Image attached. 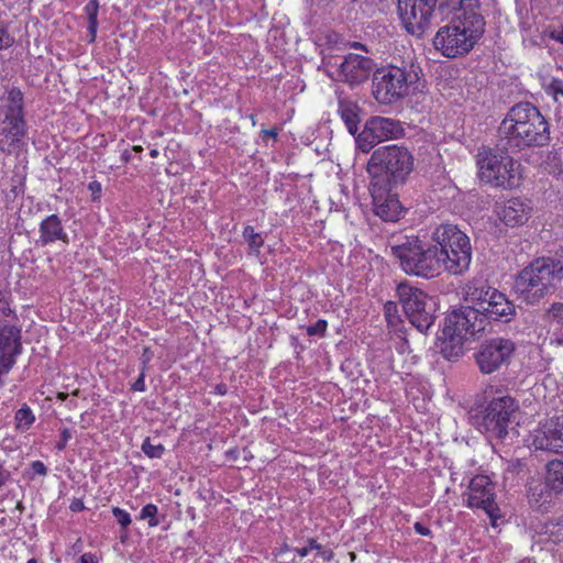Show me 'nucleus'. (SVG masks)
Here are the masks:
<instances>
[{
    "mask_svg": "<svg viewBox=\"0 0 563 563\" xmlns=\"http://www.w3.org/2000/svg\"><path fill=\"white\" fill-rule=\"evenodd\" d=\"M142 451L150 459H158L164 453L165 448L161 443H152L151 440L147 438L142 443Z\"/></svg>",
    "mask_w": 563,
    "mask_h": 563,
    "instance_id": "c756f323",
    "label": "nucleus"
},
{
    "mask_svg": "<svg viewBox=\"0 0 563 563\" xmlns=\"http://www.w3.org/2000/svg\"><path fill=\"white\" fill-rule=\"evenodd\" d=\"M483 330L484 322L471 306L453 310L446 316L439 335L441 353L448 360L459 357L464 344Z\"/></svg>",
    "mask_w": 563,
    "mask_h": 563,
    "instance_id": "423d86ee",
    "label": "nucleus"
},
{
    "mask_svg": "<svg viewBox=\"0 0 563 563\" xmlns=\"http://www.w3.org/2000/svg\"><path fill=\"white\" fill-rule=\"evenodd\" d=\"M464 299L479 314L495 321H509L515 314L514 303L505 294L483 280L473 279L463 288Z\"/></svg>",
    "mask_w": 563,
    "mask_h": 563,
    "instance_id": "9b49d317",
    "label": "nucleus"
},
{
    "mask_svg": "<svg viewBox=\"0 0 563 563\" xmlns=\"http://www.w3.org/2000/svg\"><path fill=\"white\" fill-rule=\"evenodd\" d=\"M543 34L549 38L563 44V25L560 27L547 29Z\"/></svg>",
    "mask_w": 563,
    "mask_h": 563,
    "instance_id": "f704fd0d",
    "label": "nucleus"
},
{
    "mask_svg": "<svg viewBox=\"0 0 563 563\" xmlns=\"http://www.w3.org/2000/svg\"><path fill=\"white\" fill-rule=\"evenodd\" d=\"M434 247V261H437V277L442 273L462 275L468 271L472 262V245L470 238L452 223L437 225L430 235Z\"/></svg>",
    "mask_w": 563,
    "mask_h": 563,
    "instance_id": "7ed1b4c3",
    "label": "nucleus"
},
{
    "mask_svg": "<svg viewBox=\"0 0 563 563\" xmlns=\"http://www.w3.org/2000/svg\"><path fill=\"white\" fill-rule=\"evenodd\" d=\"M40 242L43 245L64 241L67 242V233L65 232L58 216L51 214L46 217L40 224Z\"/></svg>",
    "mask_w": 563,
    "mask_h": 563,
    "instance_id": "4be33fe9",
    "label": "nucleus"
},
{
    "mask_svg": "<svg viewBox=\"0 0 563 563\" xmlns=\"http://www.w3.org/2000/svg\"><path fill=\"white\" fill-rule=\"evenodd\" d=\"M98 9H99V4H98L97 0H90L85 5V12H86V14L88 16V21L97 20Z\"/></svg>",
    "mask_w": 563,
    "mask_h": 563,
    "instance_id": "72a5a7b5",
    "label": "nucleus"
},
{
    "mask_svg": "<svg viewBox=\"0 0 563 563\" xmlns=\"http://www.w3.org/2000/svg\"><path fill=\"white\" fill-rule=\"evenodd\" d=\"M88 31L90 35V42H93L96 40L97 30H98V20L88 21Z\"/></svg>",
    "mask_w": 563,
    "mask_h": 563,
    "instance_id": "a19ab883",
    "label": "nucleus"
},
{
    "mask_svg": "<svg viewBox=\"0 0 563 563\" xmlns=\"http://www.w3.org/2000/svg\"><path fill=\"white\" fill-rule=\"evenodd\" d=\"M437 0H398V10L406 30L421 35L431 22Z\"/></svg>",
    "mask_w": 563,
    "mask_h": 563,
    "instance_id": "dca6fc26",
    "label": "nucleus"
},
{
    "mask_svg": "<svg viewBox=\"0 0 563 563\" xmlns=\"http://www.w3.org/2000/svg\"><path fill=\"white\" fill-rule=\"evenodd\" d=\"M418 73L410 67L386 66L376 69L373 96L380 104H393L418 89Z\"/></svg>",
    "mask_w": 563,
    "mask_h": 563,
    "instance_id": "6e6552de",
    "label": "nucleus"
},
{
    "mask_svg": "<svg viewBox=\"0 0 563 563\" xmlns=\"http://www.w3.org/2000/svg\"><path fill=\"white\" fill-rule=\"evenodd\" d=\"M415 530L417 533L421 534V536H429L430 534V530L428 528H426L423 525H421L420 522H416L415 523Z\"/></svg>",
    "mask_w": 563,
    "mask_h": 563,
    "instance_id": "79ce46f5",
    "label": "nucleus"
},
{
    "mask_svg": "<svg viewBox=\"0 0 563 563\" xmlns=\"http://www.w3.org/2000/svg\"><path fill=\"white\" fill-rule=\"evenodd\" d=\"M563 279V264L552 258H537L516 277L515 290L528 303L539 302L553 292Z\"/></svg>",
    "mask_w": 563,
    "mask_h": 563,
    "instance_id": "20e7f679",
    "label": "nucleus"
},
{
    "mask_svg": "<svg viewBox=\"0 0 563 563\" xmlns=\"http://www.w3.org/2000/svg\"><path fill=\"white\" fill-rule=\"evenodd\" d=\"M389 249L406 274L423 278L437 277L432 244L427 246L419 236L405 235L393 238Z\"/></svg>",
    "mask_w": 563,
    "mask_h": 563,
    "instance_id": "0eeeda50",
    "label": "nucleus"
},
{
    "mask_svg": "<svg viewBox=\"0 0 563 563\" xmlns=\"http://www.w3.org/2000/svg\"><path fill=\"white\" fill-rule=\"evenodd\" d=\"M157 515H158L157 506L154 504H147L141 509L139 519L140 520H148L150 527H157L159 525Z\"/></svg>",
    "mask_w": 563,
    "mask_h": 563,
    "instance_id": "c85d7f7f",
    "label": "nucleus"
},
{
    "mask_svg": "<svg viewBox=\"0 0 563 563\" xmlns=\"http://www.w3.org/2000/svg\"><path fill=\"white\" fill-rule=\"evenodd\" d=\"M413 169V156L407 147L387 145L373 152L367 163L372 187L388 189L391 185L402 184Z\"/></svg>",
    "mask_w": 563,
    "mask_h": 563,
    "instance_id": "39448f33",
    "label": "nucleus"
},
{
    "mask_svg": "<svg viewBox=\"0 0 563 563\" xmlns=\"http://www.w3.org/2000/svg\"><path fill=\"white\" fill-rule=\"evenodd\" d=\"M77 563H99V561L93 553L87 552L80 555Z\"/></svg>",
    "mask_w": 563,
    "mask_h": 563,
    "instance_id": "ea45409f",
    "label": "nucleus"
},
{
    "mask_svg": "<svg viewBox=\"0 0 563 563\" xmlns=\"http://www.w3.org/2000/svg\"><path fill=\"white\" fill-rule=\"evenodd\" d=\"M88 189L90 190L91 192V196H92V200L96 201V200H99L100 199V196H101V191H102V186L99 181L97 180H93L91 183H89L88 185Z\"/></svg>",
    "mask_w": 563,
    "mask_h": 563,
    "instance_id": "e433bc0d",
    "label": "nucleus"
},
{
    "mask_svg": "<svg viewBox=\"0 0 563 563\" xmlns=\"http://www.w3.org/2000/svg\"><path fill=\"white\" fill-rule=\"evenodd\" d=\"M545 484L555 493L563 492V461L552 460L548 463Z\"/></svg>",
    "mask_w": 563,
    "mask_h": 563,
    "instance_id": "393cba45",
    "label": "nucleus"
},
{
    "mask_svg": "<svg viewBox=\"0 0 563 563\" xmlns=\"http://www.w3.org/2000/svg\"><path fill=\"white\" fill-rule=\"evenodd\" d=\"M394 308H395V307L393 306V303H391V302H389L388 305H386V316H387V318H389V317H390V312H393V309H394Z\"/></svg>",
    "mask_w": 563,
    "mask_h": 563,
    "instance_id": "3c124183",
    "label": "nucleus"
},
{
    "mask_svg": "<svg viewBox=\"0 0 563 563\" xmlns=\"http://www.w3.org/2000/svg\"><path fill=\"white\" fill-rule=\"evenodd\" d=\"M530 438L536 450L563 454V419L550 418L540 422Z\"/></svg>",
    "mask_w": 563,
    "mask_h": 563,
    "instance_id": "a211bd4d",
    "label": "nucleus"
},
{
    "mask_svg": "<svg viewBox=\"0 0 563 563\" xmlns=\"http://www.w3.org/2000/svg\"><path fill=\"white\" fill-rule=\"evenodd\" d=\"M319 555L320 558H322L324 561H330L332 560L333 558V552L331 550H319Z\"/></svg>",
    "mask_w": 563,
    "mask_h": 563,
    "instance_id": "37998d69",
    "label": "nucleus"
},
{
    "mask_svg": "<svg viewBox=\"0 0 563 563\" xmlns=\"http://www.w3.org/2000/svg\"><path fill=\"white\" fill-rule=\"evenodd\" d=\"M402 133L404 129L399 121L385 117H372L365 122L356 137V143L363 153H368L375 145L398 139Z\"/></svg>",
    "mask_w": 563,
    "mask_h": 563,
    "instance_id": "4468645a",
    "label": "nucleus"
},
{
    "mask_svg": "<svg viewBox=\"0 0 563 563\" xmlns=\"http://www.w3.org/2000/svg\"><path fill=\"white\" fill-rule=\"evenodd\" d=\"M35 415L33 410L27 406L23 405L15 411L14 426L19 432H26L35 422Z\"/></svg>",
    "mask_w": 563,
    "mask_h": 563,
    "instance_id": "a878e982",
    "label": "nucleus"
},
{
    "mask_svg": "<svg viewBox=\"0 0 563 563\" xmlns=\"http://www.w3.org/2000/svg\"><path fill=\"white\" fill-rule=\"evenodd\" d=\"M439 8L454 15L433 36L434 49L448 58L466 55L484 33L485 21L477 12L479 0H441Z\"/></svg>",
    "mask_w": 563,
    "mask_h": 563,
    "instance_id": "f257e3e1",
    "label": "nucleus"
},
{
    "mask_svg": "<svg viewBox=\"0 0 563 563\" xmlns=\"http://www.w3.org/2000/svg\"><path fill=\"white\" fill-rule=\"evenodd\" d=\"M287 551H290V547H289V545H287V544H284V545L279 549V551H278V553H277V554H278V555H280V554H283V553H285V552H287Z\"/></svg>",
    "mask_w": 563,
    "mask_h": 563,
    "instance_id": "603ef678",
    "label": "nucleus"
},
{
    "mask_svg": "<svg viewBox=\"0 0 563 563\" xmlns=\"http://www.w3.org/2000/svg\"><path fill=\"white\" fill-rule=\"evenodd\" d=\"M308 549L310 550H321V545L314 539H308Z\"/></svg>",
    "mask_w": 563,
    "mask_h": 563,
    "instance_id": "c03bdc74",
    "label": "nucleus"
},
{
    "mask_svg": "<svg viewBox=\"0 0 563 563\" xmlns=\"http://www.w3.org/2000/svg\"><path fill=\"white\" fill-rule=\"evenodd\" d=\"M515 351L511 340L504 338L493 339L481 345L475 355L477 366L484 374H492L501 365L509 362Z\"/></svg>",
    "mask_w": 563,
    "mask_h": 563,
    "instance_id": "f3484780",
    "label": "nucleus"
},
{
    "mask_svg": "<svg viewBox=\"0 0 563 563\" xmlns=\"http://www.w3.org/2000/svg\"><path fill=\"white\" fill-rule=\"evenodd\" d=\"M26 133L23 93L12 87L0 98V150L10 152L20 146Z\"/></svg>",
    "mask_w": 563,
    "mask_h": 563,
    "instance_id": "9d476101",
    "label": "nucleus"
},
{
    "mask_svg": "<svg viewBox=\"0 0 563 563\" xmlns=\"http://www.w3.org/2000/svg\"><path fill=\"white\" fill-rule=\"evenodd\" d=\"M518 406L514 398L503 395L493 398L476 417L477 429L486 434L489 440H504L511 426V416L516 412Z\"/></svg>",
    "mask_w": 563,
    "mask_h": 563,
    "instance_id": "f8f14e48",
    "label": "nucleus"
},
{
    "mask_svg": "<svg viewBox=\"0 0 563 563\" xmlns=\"http://www.w3.org/2000/svg\"><path fill=\"white\" fill-rule=\"evenodd\" d=\"M338 112L346 125L347 131L355 135L358 130V107L354 101L340 99Z\"/></svg>",
    "mask_w": 563,
    "mask_h": 563,
    "instance_id": "b1692460",
    "label": "nucleus"
},
{
    "mask_svg": "<svg viewBox=\"0 0 563 563\" xmlns=\"http://www.w3.org/2000/svg\"><path fill=\"white\" fill-rule=\"evenodd\" d=\"M478 176L496 188L514 189L520 186L522 168L510 155L482 147L477 153Z\"/></svg>",
    "mask_w": 563,
    "mask_h": 563,
    "instance_id": "1a4fd4ad",
    "label": "nucleus"
},
{
    "mask_svg": "<svg viewBox=\"0 0 563 563\" xmlns=\"http://www.w3.org/2000/svg\"><path fill=\"white\" fill-rule=\"evenodd\" d=\"M295 551L297 552V554L301 558H305L309 554V549L308 547H305V548H298V549H295Z\"/></svg>",
    "mask_w": 563,
    "mask_h": 563,
    "instance_id": "de8ad7c7",
    "label": "nucleus"
},
{
    "mask_svg": "<svg viewBox=\"0 0 563 563\" xmlns=\"http://www.w3.org/2000/svg\"><path fill=\"white\" fill-rule=\"evenodd\" d=\"M397 294L410 323L420 332L427 331L434 320L435 300L421 289L405 283L398 286Z\"/></svg>",
    "mask_w": 563,
    "mask_h": 563,
    "instance_id": "ddd939ff",
    "label": "nucleus"
},
{
    "mask_svg": "<svg viewBox=\"0 0 563 563\" xmlns=\"http://www.w3.org/2000/svg\"><path fill=\"white\" fill-rule=\"evenodd\" d=\"M147 352V349L144 350V353ZM144 357H148V354H144Z\"/></svg>",
    "mask_w": 563,
    "mask_h": 563,
    "instance_id": "bf43d9fd",
    "label": "nucleus"
},
{
    "mask_svg": "<svg viewBox=\"0 0 563 563\" xmlns=\"http://www.w3.org/2000/svg\"><path fill=\"white\" fill-rule=\"evenodd\" d=\"M556 342L559 345H561V344H563V339H558Z\"/></svg>",
    "mask_w": 563,
    "mask_h": 563,
    "instance_id": "4d7b16f0",
    "label": "nucleus"
},
{
    "mask_svg": "<svg viewBox=\"0 0 563 563\" xmlns=\"http://www.w3.org/2000/svg\"><path fill=\"white\" fill-rule=\"evenodd\" d=\"M498 137L505 148L543 146L550 140L549 124L534 106L518 103L500 122Z\"/></svg>",
    "mask_w": 563,
    "mask_h": 563,
    "instance_id": "f03ea898",
    "label": "nucleus"
},
{
    "mask_svg": "<svg viewBox=\"0 0 563 563\" xmlns=\"http://www.w3.org/2000/svg\"><path fill=\"white\" fill-rule=\"evenodd\" d=\"M548 319L563 328V302L553 303L547 312Z\"/></svg>",
    "mask_w": 563,
    "mask_h": 563,
    "instance_id": "7c9ffc66",
    "label": "nucleus"
},
{
    "mask_svg": "<svg viewBox=\"0 0 563 563\" xmlns=\"http://www.w3.org/2000/svg\"><path fill=\"white\" fill-rule=\"evenodd\" d=\"M150 361V357H144L143 363H147Z\"/></svg>",
    "mask_w": 563,
    "mask_h": 563,
    "instance_id": "13d9d810",
    "label": "nucleus"
},
{
    "mask_svg": "<svg viewBox=\"0 0 563 563\" xmlns=\"http://www.w3.org/2000/svg\"><path fill=\"white\" fill-rule=\"evenodd\" d=\"M494 485L488 476L476 475L472 478L466 494V506L468 508L483 509L489 517L492 525L497 526L503 515L495 503Z\"/></svg>",
    "mask_w": 563,
    "mask_h": 563,
    "instance_id": "2eb2a0df",
    "label": "nucleus"
},
{
    "mask_svg": "<svg viewBox=\"0 0 563 563\" xmlns=\"http://www.w3.org/2000/svg\"><path fill=\"white\" fill-rule=\"evenodd\" d=\"M84 505L81 501L77 500V501H74L71 505H70V509L73 511H78L80 509H82Z\"/></svg>",
    "mask_w": 563,
    "mask_h": 563,
    "instance_id": "09e8293b",
    "label": "nucleus"
},
{
    "mask_svg": "<svg viewBox=\"0 0 563 563\" xmlns=\"http://www.w3.org/2000/svg\"><path fill=\"white\" fill-rule=\"evenodd\" d=\"M57 398H58L59 400H65V399L67 398V394H65V393H58V394H57Z\"/></svg>",
    "mask_w": 563,
    "mask_h": 563,
    "instance_id": "864d4df0",
    "label": "nucleus"
},
{
    "mask_svg": "<svg viewBox=\"0 0 563 563\" xmlns=\"http://www.w3.org/2000/svg\"><path fill=\"white\" fill-rule=\"evenodd\" d=\"M375 213L384 221L395 222L402 217L404 210L400 201L396 197H387L380 200L373 187Z\"/></svg>",
    "mask_w": 563,
    "mask_h": 563,
    "instance_id": "5701e85b",
    "label": "nucleus"
},
{
    "mask_svg": "<svg viewBox=\"0 0 563 563\" xmlns=\"http://www.w3.org/2000/svg\"><path fill=\"white\" fill-rule=\"evenodd\" d=\"M8 476L9 473L0 466V487L5 483Z\"/></svg>",
    "mask_w": 563,
    "mask_h": 563,
    "instance_id": "49530a36",
    "label": "nucleus"
},
{
    "mask_svg": "<svg viewBox=\"0 0 563 563\" xmlns=\"http://www.w3.org/2000/svg\"><path fill=\"white\" fill-rule=\"evenodd\" d=\"M26 563H37L35 559H30Z\"/></svg>",
    "mask_w": 563,
    "mask_h": 563,
    "instance_id": "6e6d98bb",
    "label": "nucleus"
},
{
    "mask_svg": "<svg viewBox=\"0 0 563 563\" xmlns=\"http://www.w3.org/2000/svg\"><path fill=\"white\" fill-rule=\"evenodd\" d=\"M263 133H264V136H265V137L267 136V137H272V139H274V140H276V139H277V135H278V133H277V130H276V129L264 130V131H263Z\"/></svg>",
    "mask_w": 563,
    "mask_h": 563,
    "instance_id": "a18cd8bd",
    "label": "nucleus"
},
{
    "mask_svg": "<svg viewBox=\"0 0 563 563\" xmlns=\"http://www.w3.org/2000/svg\"><path fill=\"white\" fill-rule=\"evenodd\" d=\"M111 511L121 528L125 529L131 525L132 518L126 510L121 509L120 507H112Z\"/></svg>",
    "mask_w": 563,
    "mask_h": 563,
    "instance_id": "2f4dec72",
    "label": "nucleus"
},
{
    "mask_svg": "<svg viewBox=\"0 0 563 563\" xmlns=\"http://www.w3.org/2000/svg\"><path fill=\"white\" fill-rule=\"evenodd\" d=\"M22 352L21 329L18 324H7L0 328V362L3 369L10 371L18 355Z\"/></svg>",
    "mask_w": 563,
    "mask_h": 563,
    "instance_id": "aec40b11",
    "label": "nucleus"
},
{
    "mask_svg": "<svg viewBox=\"0 0 563 563\" xmlns=\"http://www.w3.org/2000/svg\"><path fill=\"white\" fill-rule=\"evenodd\" d=\"M375 67L373 59L358 54H349L340 65V75L351 86L364 82Z\"/></svg>",
    "mask_w": 563,
    "mask_h": 563,
    "instance_id": "412c9836",
    "label": "nucleus"
},
{
    "mask_svg": "<svg viewBox=\"0 0 563 563\" xmlns=\"http://www.w3.org/2000/svg\"><path fill=\"white\" fill-rule=\"evenodd\" d=\"M531 201L525 198H512L496 207V214L507 227H520L532 216Z\"/></svg>",
    "mask_w": 563,
    "mask_h": 563,
    "instance_id": "6ab92c4d",
    "label": "nucleus"
},
{
    "mask_svg": "<svg viewBox=\"0 0 563 563\" xmlns=\"http://www.w3.org/2000/svg\"><path fill=\"white\" fill-rule=\"evenodd\" d=\"M328 323L325 320L319 319L314 324L307 328V334L310 336H322L327 331Z\"/></svg>",
    "mask_w": 563,
    "mask_h": 563,
    "instance_id": "473e14b6",
    "label": "nucleus"
},
{
    "mask_svg": "<svg viewBox=\"0 0 563 563\" xmlns=\"http://www.w3.org/2000/svg\"><path fill=\"white\" fill-rule=\"evenodd\" d=\"M31 468L33 471L34 474L36 475H46L47 473V467L45 466V464L41 461H34L32 462L31 464Z\"/></svg>",
    "mask_w": 563,
    "mask_h": 563,
    "instance_id": "4c0bfd02",
    "label": "nucleus"
},
{
    "mask_svg": "<svg viewBox=\"0 0 563 563\" xmlns=\"http://www.w3.org/2000/svg\"><path fill=\"white\" fill-rule=\"evenodd\" d=\"M70 439H71V432H70V430H68V429H66V428H65V429H63V430H62V432H60V440H59V442L56 444V449H57L58 451H63V450L66 448V445H67V443H68V441H69Z\"/></svg>",
    "mask_w": 563,
    "mask_h": 563,
    "instance_id": "c9c22d12",
    "label": "nucleus"
},
{
    "mask_svg": "<svg viewBox=\"0 0 563 563\" xmlns=\"http://www.w3.org/2000/svg\"><path fill=\"white\" fill-rule=\"evenodd\" d=\"M544 91L553 98L555 102L561 103L563 99V81L556 78L543 80Z\"/></svg>",
    "mask_w": 563,
    "mask_h": 563,
    "instance_id": "bb28decb",
    "label": "nucleus"
},
{
    "mask_svg": "<svg viewBox=\"0 0 563 563\" xmlns=\"http://www.w3.org/2000/svg\"><path fill=\"white\" fill-rule=\"evenodd\" d=\"M216 391L217 394L219 395H224L227 393V388L224 385H217L216 387Z\"/></svg>",
    "mask_w": 563,
    "mask_h": 563,
    "instance_id": "8fccbe9b",
    "label": "nucleus"
},
{
    "mask_svg": "<svg viewBox=\"0 0 563 563\" xmlns=\"http://www.w3.org/2000/svg\"><path fill=\"white\" fill-rule=\"evenodd\" d=\"M156 155H157V151H155V150L151 151V156L152 157H155Z\"/></svg>",
    "mask_w": 563,
    "mask_h": 563,
    "instance_id": "5fc2aeb1",
    "label": "nucleus"
},
{
    "mask_svg": "<svg viewBox=\"0 0 563 563\" xmlns=\"http://www.w3.org/2000/svg\"><path fill=\"white\" fill-rule=\"evenodd\" d=\"M132 389L135 391H145V374L144 371L140 374L139 378L132 385Z\"/></svg>",
    "mask_w": 563,
    "mask_h": 563,
    "instance_id": "58836bf2",
    "label": "nucleus"
},
{
    "mask_svg": "<svg viewBox=\"0 0 563 563\" xmlns=\"http://www.w3.org/2000/svg\"><path fill=\"white\" fill-rule=\"evenodd\" d=\"M243 236L250 249L255 253H260V250L264 244V239L261 236V234L255 232L253 227L247 225L243 231Z\"/></svg>",
    "mask_w": 563,
    "mask_h": 563,
    "instance_id": "cd10ccee",
    "label": "nucleus"
}]
</instances>
